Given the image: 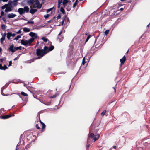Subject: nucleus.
I'll use <instances>...</instances> for the list:
<instances>
[{"label": "nucleus", "instance_id": "obj_1", "mask_svg": "<svg viewBox=\"0 0 150 150\" xmlns=\"http://www.w3.org/2000/svg\"><path fill=\"white\" fill-rule=\"evenodd\" d=\"M46 51L44 49H37L36 50V54L38 57L36 58V59H39L47 54Z\"/></svg>", "mask_w": 150, "mask_h": 150}, {"label": "nucleus", "instance_id": "obj_2", "mask_svg": "<svg viewBox=\"0 0 150 150\" xmlns=\"http://www.w3.org/2000/svg\"><path fill=\"white\" fill-rule=\"evenodd\" d=\"M29 8L27 6H24L23 8H20L18 9V12L20 15H22L25 13H28L29 12Z\"/></svg>", "mask_w": 150, "mask_h": 150}, {"label": "nucleus", "instance_id": "obj_3", "mask_svg": "<svg viewBox=\"0 0 150 150\" xmlns=\"http://www.w3.org/2000/svg\"><path fill=\"white\" fill-rule=\"evenodd\" d=\"M29 8L27 6H24L23 8H20L18 9V12L20 15H22L25 13H28L29 12Z\"/></svg>", "mask_w": 150, "mask_h": 150}, {"label": "nucleus", "instance_id": "obj_4", "mask_svg": "<svg viewBox=\"0 0 150 150\" xmlns=\"http://www.w3.org/2000/svg\"><path fill=\"white\" fill-rule=\"evenodd\" d=\"M29 8L27 6H24L23 8H20L18 9V12L20 15H22L25 13H28L29 12Z\"/></svg>", "mask_w": 150, "mask_h": 150}, {"label": "nucleus", "instance_id": "obj_5", "mask_svg": "<svg viewBox=\"0 0 150 150\" xmlns=\"http://www.w3.org/2000/svg\"><path fill=\"white\" fill-rule=\"evenodd\" d=\"M33 41L34 39L33 38H31L28 40H22L21 41V43L22 45L26 46H29Z\"/></svg>", "mask_w": 150, "mask_h": 150}, {"label": "nucleus", "instance_id": "obj_6", "mask_svg": "<svg viewBox=\"0 0 150 150\" xmlns=\"http://www.w3.org/2000/svg\"><path fill=\"white\" fill-rule=\"evenodd\" d=\"M22 49L21 46H19L16 47L14 48V45L12 44L9 47L8 49L9 51L13 53L18 50H21Z\"/></svg>", "mask_w": 150, "mask_h": 150}, {"label": "nucleus", "instance_id": "obj_7", "mask_svg": "<svg viewBox=\"0 0 150 150\" xmlns=\"http://www.w3.org/2000/svg\"><path fill=\"white\" fill-rule=\"evenodd\" d=\"M32 5L33 7L34 8H37L38 9H40L42 6V4H40L38 0L35 1V4H34L33 3V4Z\"/></svg>", "mask_w": 150, "mask_h": 150}, {"label": "nucleus", "instance_id": "obj_8", "mask_svg": "<svg viewBox=\"0 0 150 150\" xmlns=\"http://www.w3.org/2000/svg\"><path fill=\"white\" fill-rule=\"evenodd\" d=\"M68 2V0H63L62 2V4L63 6V7L64 8H66L67 10L68 11H69L71 9V7L68 6V7H67V4Z\"/></svg>", "mask_w": 150, "mask_h": 150}, {"label": "nucleus", "instance_id": "obj_9", "mask_svg": "<svg viewBox=\"0 0 150 150\" xmlns=\"http://www.w3.org/2000/svg\"><path fill=\"white\" fill-rule=\"evenodd\" d=\"M54 48V47L53 45L50 46L49 47H47L46 46H45L44 47V49L46 51L47 53L52 51Z\"/></svg>", "mask_w": 150, "mask_h": 150}, {"label": "nucleus", "instance_id": "obj_10", "mask_svg": "<svg viewBox=\"0 0 150 150\" xmlns=\"http://www.w3.org/2000/svg\"><path fill=\"white\" fill-rule=\"evenodd\" d=\"M29 35L31 36L32 38H33L34 40L35 38H36L37 37V34L31 32L29 33Z\"/></svg>", "mask_w": 150, "mask_h": 150}, {"label": "nucleus", "instance_id": "obj_11", "mask_svg": "<svg viewBox=\"0 0 150 150\" xmlns=\"http://www.w3.org/2000/svg\"><path fill=\"white\" fill-rule=\"evenodd\" d=\"M7 69V66L4 65L3 66L1 64H0V69L1 70H5Z\"/></svg>", "mask_w": 150, "mask_h": 150}, {"label": "nucleus", "instance_id": "obj_12", "mask_svg": "<svg viewBox=\"0 0 150 150\" xmlns=\"http://www.w3.org/2000/svg\"><path fill=\"white\" fill-rule=\"evenodd\" d=\"M126 60V57L125 56H124L123 58L120 59V61L121 64H123L124 63Z\"/></svg>", "mask_w": 150, "mask_h": 150}, {"label": "nucleus", "instance_id": "obj_13", "mask_svg": "<svg viewBox=\"0 0 150 150\" xmlns=\"http://www.w3.org/2000/svg\"><path fill=\"white\" fill-rule=\"evenodd\" d=\"M16 16V15L13 13H9L8 14V18H14Z\"/></svg>", "mask_w": 150, "mask_h": 150}, {"label": "nucleus", "instance_id": "obj_14", "mask_svg": "<svg viewBox=\"0 0 150 150\" xmlns=\"http://www.w3.org/2000/svg\"><path fill=\"white\" fill-rule=\"evenodd\" d=\"M95 136L94 134L93 133H91L88 136V138L87 139V143H88V141L89 139V137H91V138H93Z\"/></svg>", "mask_w": 150, "mask_h": 150}, {"label": "nucleus", "instance_id": "obj_15", "mask_svg": "<svg viewBox=\"0 0 150 150\" xmlns=\"http://www.w3.org/2000/svg\"><path fill=\"white\" fill-rule=\"evenodd\" d=\"M34 0H27V2L28 4L29 5H31L33 4L34 3Z\"/></svg>", "mask_w": 150, "mask_h": 150}, {"label": "nucleus", "instance_id": "obj_16", "mask_svg": "<svg viewBox=\"0 0 150 150\" xmlns=\"http://www.w3.org/2000/svg\"><path fill=\"white\" fill-rule=\"evenodd\" d=\"M37 11V9H31L30 10V12L32 14H33Z\"/></svg>", "mask_w": 150, "mask_h": 150}, {"label": "nucleus", "instance_id": "obj_17", "mask_svg": "<svg viewBox=\"0 0 150 150\" xmlns=\"http://www.w3.org/2000/svg\"><path fill=\"white\" fill-rule=\"evenodd\" d=\"M12 10V9L10 7H8L6 8V9L5 10V11L6 12H8L9 11H11Z\"/></svg>", "mask_w": 150, "mask_h": 150}, {"label": "nucleus", "instance_id": "obj_18", "mask_svg": "<svg viewBox=\"0 0 150 150\" xmlns=\"http://www.w3.org/2000/svg\"><path fill=\"white\" fill-rule=\"evenodd\" d=\"M63 1V0H58V5L57 6V7L58 8H59L60 7V5L62 3Z\"/></svg>", "mask_w": 150, "mask_h": 150}, {"label": "nucleus", "instance_id": "obj_19", "mask_svg": "<svg viewBox=\"0 0 150 150\" xmlns=\"http://www.w3.org/2000/svg\"><path fill=\"white\" fill-rule=\"evenodd\" d=\"M23 31L25 32H28L30 31V29L28 28L24 27L23 28Z\"/></svg>", "mask_w": 150, "mask_h": 150}, {"label": "nucleus", "instance_id": "obj_20", "mask_svg": "<svg viewBox=\"0 0 150 150\" xmlns=\"http://www.w3.org/2000/svg\"><path fill=\"white\" fill-rule=\"evenodd\" d=\"M99 135L98 134L96 135L95 136V137L93 139L94 140V141L95 142L96 140L98 139L99 138Z\"/></svg>", "mask_w": 150, "mask_h": 150}, {"label": "nucleus", "instance_id": "obj_21", "mask_svg": "<svg viewBox=\"0 0 150 150\" xmlns=\"http://www.w3.org/2000/svg\"><path fill=\"white\" fill-rule=\"evenodd\" d=\"M5 38V35H3L1 38L0 39V42L2 44L3 43V41L4 40Z\"/></svg>", "mask_w": 150, "mask_h": 150}, {"label": "nucleus", "instance_id": "obj_22", "mask_svg": "<svg viewBox=\"0 0 150 150\" xmlns=\"http://www.w3.org/2000/svg\"><path fill=\"white\" fill-rule=\"evenodd\" d=\"M11 117V116H9L8 115H6L3 116L1 118H2L3 119H6L10 117Z\"/></svg>", "mask_w": 150, "mask_h": 150}, {"label": "nucleus", "instance_id": "obj_23", "mask_svg": "<svg viewBox=\"0 0 150 150\" xmlns=\"http://www.w3.org/2000/svg\"><path fill=\"white\" fill-rule=\"evenodd\" d=\"M59 94L58 93H56L55 95L51 96H50V98H56V97H57V96H58L59 95Z\"/></svg>", "mask_w": 150, "mask_h": 150}, {"label": "nucleus", "instance_id": "obj_24", "mask_svg": "<svg viewBox=\"0 0 150 150\" xmlns=\"http://www.w3.org/2000/svg\"><path fill=\"white\" fill-rule=\"evenodd\" d=\"M11 32H8L7 33V37L8 40L10 39V37L11 36Z\"/></svg>", "mask_w": 150, "mask_h": 150}, {"label": "nucleus", "instance_id": "obj_25", "mask_svg": "<svg viewBox=\"0 0 150 150\" xmlns=\"http://www.w3.org/2000/svg\"><path fill=\"white\" fill-rule=\"evenodd\" d=\"M22 35V34H21V35H18L17 36V37H15L14 40H18V39H19V38H21V35Z\"/></svg>", "mask_w": 150, "mask_h": 150}, {"label": "nucleus", "instance_id": "obj_26", "mask_svg": "<svg viewBox=\"0 0 150 150\" xmlns=\"http://www.w3.org/2000/svg\"><path fill=\"white\" fill-rule=\"evenodd\" d=\"M60 11L63 14L65 13V11L63 7H61L60 8Z\"/></svg>", "mask_w": 150, "mask_h": 150}, {"label": "nucleus", "instance_id": "obj_27", "mask_svg": "<svg viewBox=\"0 0 150 150\" xmlns=\"http://www.w3.org/2000/svg\"><path fill=\"white\" fill-rule=\"evenodd\" d=\"M12 3L13 6H16L17 5V2L15 0H13Z\"/></svg>", "mask_w": 150, "mask_h": 150}, {"label": "nucleus", "instance_id": "obj_28", "mask_svg": "<svg viewBox=\"0 0 150 150\" xmlns=\"http://www.w3.org/2000/svg\"><path fill=\"white\" fill-rule=\"evenodd\" d=\"M27 24H33L34 22L33 21H29L27 23Z\"/></svg>", "mask_w": 150, "mask_h": 150}, {"label": "nucleus", "instance_id": "obj_29", "mask_svg": "<svg viewBox=\"0 0 150 150\" xmlns=\"http://www.w3.org/2000/svg\"><path fill=\"white\" fill-rule=\"evenodd\" d=\"M42 40H43L44 42H47L48 40L47 39L45 38L44 37H42Z\"/></svg>", "mask_w": 150, "mask_h": 150}, {"label": "nucleus", "instance_id": "obj_30", "mask_svg": "<svg viewBox=\"0 0 150 150\" xmlns=\"http://www.w3.org/2000/svg\"><path fill=\"white\" fill-rule=\"evenodd\" d=\"M40 122L41 123V124L42 125V129H44L45 126V124L43 123V122H42L40 120Z\"/></svg>", "mask_w": 150, "mask_h": 150}, {"label": "nucleus", "instance_id": "obj_31", "mask_svg": "<svg viewBox=\"0 0 150 150\" xmlns=\"http://www.w3.org/2000/svg\"><path fill=\"white\" fill-rule=\"evenodd\" d=\"M85 63H86V62H85V57H84L83 58V59L82 64L84 65Z\"/></svg>", "mask_w": 150, "mask_h": 150}, {"label": "nucleus", "instance_id": "obj_32", "mask_svg": "<svg viewBox=\"0 0 150 150\" xmlns=\"http://www.w3.org/2000/svg\"><path fill=\"white\" fill-rule=\"evenodd\" d=\"M21 94L22 95L24 96H27V94L26 93H24V92H21Z\"/></svg>", "mask_w": 150, "mask_h": 150}, {"label": "nucleus", "instance_id": "obj_33", "mask_svg": "<svg viewBox=\"0 0 150 150\" xmlns=\"http://www.w3.org/2000/svg\"><path fill=\"white\" fill-rule=\"evenodd\" d=\"M106 110H104V111H103L101 113V115L102 116H104V115H105V113H106Z\"/></svg>", "mask_w": 150, "mask_h": 150}, {"label": "nucleus", "instance_id": "obj_34", "mask_svg": "<svg viewBox=\"0 0 150 150\" xmlns=\"http://www.w3.org/2000/svg\"><path fill=\"white\" fill-rule=\"evenodd\" d=\"M53 7L52 8H49L48 9H47V13H49L50 11H51L53 9Z\"/></svg>", "mask_w": 150, "mask_h": 150}, {"label": "nucleus", "instance_id": "obj_35", "mask_svg": "<svg viewBox=\"0 0 150 150\" xmlns=\"http://www.w3.org/2000/svg\"><path fill=\"white\" fill-rule=\"evenodd\" d=\"M1 28L3 30H4L6 28L5 25L4 24L2 25H1Z\"/></svg>", "mask_w": 150, "mask_h": 150}, {"label": "nucleus", "instance_id": "obj_36", "mask_svg": "<svg viewBox=\"0 0 150 150\" xmlns=\"http://www.w3.org/2000/svg\"><path fill=\"white\" fill-rule=\"evenodd\" d=\"M109 30H106L104 32L105 35H107L109 33Z\"/></svg>", "mask_w": 150, "mask_h": 150}, {"label": "nucleus", "instance_id": "obj_37", "mask_svg": "<svg viewBox=\"0 0 150 150\" xmlns=\"http://www.w3.org/2000/svg\"><path fill=\"white\" fill-rule=\"evenodd\" d=\"M91 37V35H89L87 37V38L86 39V42L87 41H88L89 39Z\"/></svg>", "mask_w": 150, "mask_h": 150}, {"label": "nucleus", "instance_id": "obj_38", "mask_svg": "<svg viewBox=\"0 0 150 150\" xmlns=\"http://www.w3.org/2000/svg\"><path fill=\"white\" fill-rule=\"evenodd\" d=\"M49 16H50L49 14H47L46 15H45L44 16V17L45 18H47L49 17Z\"/></svg>", "mask_w": 150, "mask_h": 150}, {"label": "nucleus", "instance_id": "obj_39", "mask_svg": "<svg viewBox=\"0 0 150 150\" xmlns=\"http://www.w3.org/2000/svg\"><path fill=\"white\" fill-rule=\"evenodd\" d=\"M77 4L76 3H74V4L73 5V8H75V7L76 6Z\"/></svg>", "mask_w": 150, "mask_h": 150}, {"label": "nucleus", "instance_id": "obj_40", "mask_svg": "<svg viewBox=\"0 0 150 150\" xmlns=\"http://www.w3.org/2000/svg\"><path fill=\"white\" fill-rule=\"evenodd\" d=\"M61 17V16L60 15H58V16L57 17V19H60Z\"/></svg>", "mask_w": 150, "mask_h": 150}, {"label": "nucleus", "instance_id": "obj_41", "mask_svg": "<svg viewBox=\"0 0 150 150\" xmlns=\"http://www.w3.org/2000/svg\"><path fill=\"white\" fill-rule=\"evenodd\" d=\"M35 127H36V128L37 129H40V127H39L38 124H36V125Z\"/></svg>", "mask_w": 150, "mask_h": 150}, {"label": "nucleus", "instance_id": "obj_42", "mask_svg": "<svg viewBox=\"0 0 150 150\" xmlns=\"http://www.w3.org/2000/svg\"><path fill=\"white\" fill-rule=\"evenodd\" d=\"M11 36H12V37H14L15 36L16 34L14 33L12 34V33L11 32Z\"/></svg>", "mask_w": 150, "mask_h": 150}, {"label": "nucleus", "instance_id": "obj_43", "mask_svg": "<svg viewBox=\"0 0 150 150\" xmlns=\"http://www.w3.org/2000/svg\"><path fill=\"white\" fill-rule=\"evenodd\" d=\"M11 82H12V81H9L8 82V83H7L6 84V85L7 86H8L9 85V84L10 83H11Z\"/></svg>", "mask_w": 150, "mask_h": 150}, {"label": "nucleus", "instance_id": "obj_44", "mask_svg": "<svg viewBox=\"0 0 150 150\" xmlns=\"http://www.w3.org/2000/svg\"><path fill=\"white\" fill-rule=\"evenodd\" d=\"M3 91V87L2 88H1V94H2V95L3 96H4V93H2Z\"/></svg>", "mask_w": 150, "mask_h": 150}, {"label": "nucleus", "instance_id": "obj_45", "mask_svg": "<svg viewBox=\"0 0 150 150\" xmlns=\"http://www.w3.org/2000/svg\"><path fill=\"white\" fill-rule=\"evenodd\" d=\"M9 65H8V66H10L11 64H12V61H10L9 62Z\"/></svg>", "mask_w": 150, "mask_h": 150}, {"label": "nucleus", "instance_id": "obj_46", "mask_svg": "<svg viewBox=\"0 0 150 150\" xmlns=\"http://www.w3.org/2000/svg\"><path fill=\"white\" fill-rule=\"evenodd\" d=\"M21 30H19L18 31H17V32H16V34H19L21 33Z\"/></svg>", "mask_w": 150, "mask_h": 150}, {"label": "nucleus", "instance_id": "obj_47", "mask_svg": "<svg viewBox=\"0 0 150 150\" xmlns=\"http://www.w3.org/2000/svg\"><path fill=\"white\" fill-rule=\"evenodd\" d=\"M29 145L28 144L27 145H26V146H25V148L27 149L29 147Z\"/></svg>", "mask_w": 150, "mask_h": 150}, {"label": "nucleus", "instance_id": "obj_48", "mask_svg": "<svg viewBox=\"0 0 150 150\" xmlns=\"http://www.w3.org/2000/svg\"><path fill=\"white\" fill-rule=\"evenodd\" d=\"M4 13L3 11H2L1 12V16H3L4 15Z\"/></svg>", "mask_w": 150, "mask_h": 150}, {"label": "nucleus", "instance_id": "obj_49", "mask_svg": "<svg viewBox=\"0 0 150 150\" xmlns=\"http://www.w3.org/2000/svg\"><path fill=\"white\" fill-rule=\"evenodd\" d=\"M90 146V145L89 144H88L86 145V149H87L88 147H89Z\"/></svg>", "mask_w": 150, "mask_h": 150}, {"label": "nucleus", "instance_id": "obj_50", "mask_svg": "<svg viewBox=\"0 0 150 150\" xmlns=\"http://www.w3.org/2000/svg\"><path fill=\"white\" fill-rule=\"evenodd\" d=\"M59 41L60 42H61L62 41V39H60L59 38H58Z\"/></svg>", "mask_w": 150, "mask_h": 150}, {"label": "nucleus", "instance_id": "obj_51", "mask_svg": "<svg viewBox=\"0 0 150 150\" xmlns=\"http://www.w3.org/2000/svg\"><path fill=\"white\" fill-rule=\"evenodd\" d=\"M4 60V59H0V61L1 62H3Z\"/></svg>", "mask_w": 150, "mask_h": 150}, {"label": "nucleus", "instance_id": "obj_52", "mask_svg": "<svg viewBox=\"0 0 150 150\" xmlns=\"http://www.w3.org/2000/svg\"><path fill=\"white\" fill-rule=\"evenodd\" d=\"M62 33V30H61L60 33H59V35H60Z\"/></svg>", "mask_w": 150, "mask_h": 150}, {"label": "nucleus", "instance_id": "obj_53", "mask_svg": "<svg viewBox=\"0 0 150 150\" xmlns=\"http://www.w3.org/2000/svg\"><path fill=\"white\" fill-rule=\"evenodd\" d=\"M8 0H2L3 2H7L8 1Z\"/></svg>", "mask_w": 150, "mask_h": 150}, {"label": "nucleus", "instance_id": "obj_54", "mask_svg": "<svg viewBox=\"0 0 150 150\" xmlns=\"http://www.w3.org/2000/svg\"><path fill=\"white\" fill-rule=\"evenodd\" d=\"M18 59V58L17 57H16L15 58H14V60H17Z\"/></svg>", "mask_w": 150, "mask_h": 150}, {"label": "nucleus", "instance_id": "obj_55", "mask_svg": "<svg viewBox=\"0 0 150 150\" xmlns=\"http://www.w3.org/2000/svg\"><path fill=\"white\" fill-rule=\"evenodd\" d=\"M113 88L115 90V92L116 91V88H115V87H113Z\"/></svg>", "mask_w": 150, "mask_h": 150}, {"label": "nucleus", "instance_id": "obj_56", "mask_svg": "<svg viewBox=\"0 0 150 150\" xmlns=\"http://www.w3.org/2000/svg\"><path fill=\"white\" fill-rule=\"evenodd\" d=\"M15 94H17L18 95V96H19V97H20V98H21V96H20L19 93H15Z\"/></svg>", "mask_w": 150, "mask_h": 150}, {"label": "nucleus", "instance_id": "obj_57", "mask_svg": "<svg viewBox=\"0 0 150 150\" xmlns=\"http://www.w3.org/2000/svg\"><path fill=\"white\" fill-rule=\"evenodd\" d=\"M4 5V6H3L2 7V9H4L5 8V7H4V6H5L6 5Z\"/></svg>", "mask_w": 150, "mask_h": 150}, {"label": "nucleus", "instance_id": "obj_58", "mask_svg": "<svg viewBox=\"0 0 150 150\" xmlns=\"http://www.w3.org/2000/svg\"><path fill=\"white\" fill-rule=\"evenodd\" d=\"M113 148H114V149H115L116 148V146H113Z\"/></svg>", "mask_w": 150, "mask_h": 150}, {"label": "nucleus", "instance_id": "obj_59", "mask_svg": "<svg viewBox=\"0 0 150 150\" xmlns=\"http://www.w3.org/2000/svg\"><path fill=\"white\" fill-rule=\"evenodd\" d=\"M78 1V0H76L75 3H76L77 4Z\"/></svg>", "mask_w": 150, "mask_h": 150}, {"label": "nucleus", "instance_id": "obj_60", "mask_svg": "<svg viewBox=\"0 0 150 150\" xmlns=\"http://www.w3.org/2000/svg\"><path fill=\"white\" fill-rule=\"evenodd\" d=\"M64 20H63L62 21V25H63V23H64Z\"/></svg>", "mask_w": 150, "mask_h": 150}, {"label": "nucleus", "instance_id": "obj_61", "mask_svg": "<svg viewBox=\"0 0 150 150\" xmlns=\"http://www.w3.org/2000/svg\"><path fill=\"white\" fill-rule=\"evenodd\" d=\"M149 26H150V23L147 25V27H148Z\"/></svg>", "mask_w": 150, "mask_h": 150}, {"label": "nucleus", "instance_id": "obj_62", "mask_svg": "<svg viewBox=\"0 0 150 150\" xmlns=\"http://www.w3.org/2000/svg\"><path fill=\"white\" fill-rule=\"evenodd\" d=\"M2 50V49L1 48H0V52Z\"/></svg>", "mask_w": 150, "mask_h": 150}, {"label": "nucleus", "instance_id": "obj_63", "mask_svg": "<svg viewBox=\"0 0 150 150\" xmlns=\"http://www.w3.org/2000/svg\"><path fill=\"white\" fill-rule=\"evenodd\" d=\"M123 10V8H121L120 9V10H121V11H122Z\"/></svg>", "mask_w": 150, "mask_h": 150}, {"label": "nucleus", "instance_id": "obj_64", "mask_svg": "<svg viewBox=\"0 0 150 150\" xmlns=\"http://www.w3.org/2000/svg\"><path fill=\"white\" fill-rule=\"evenodd\" d=\"M128 52H129V50L127 51V52H126V54H127Z\"/></svg>", "mask_w": 150, "mask_h": 150}]
</instances>
